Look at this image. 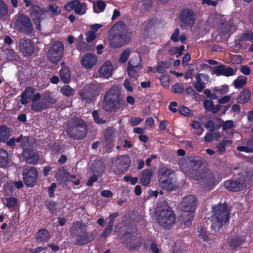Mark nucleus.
Segmentation results:
<instances>
[{
	"label": "nucleus",
	"instance_id": "obj_6",
	"mask_svg": "<svg viewBox=\"0 0 253 253\" xmlns=\"http://www.w3.org/2000/svg\"><path fill=\"white\" fill-rule=\"evenodd\" d=\"M15 26L20 32L27 35L31 34L34 30L31 19L23 14L16 16Z\"/></svg>",
	"mask_w": 253,
	"mask_h": 253
},
{
	"label": "nucleus",
	"instance_id": "obj_29",
	"mask_svg": "<svg viewBox=\"0 0 253 253\" xmlns=\"http://www.w3.org/2000/svg\"><path fill=\"white\" fill-rule=\"evenodd\" d=\"M153 172L150 169H147L142 171L140 182L143 185H148L151 179Z\"/></svg>",
	"mask_w": 253,
	"mask_h": 253
},
{
	"label": "nucleus",
	"instance_id": "obj_64",
	"mask_svg": "<svg viewBox=\"0 0 253 253\" xmlns=\"http://www.w3.org/2000/svg\"><path fill=\"white\" fill-rule=\"evenodd\" d=\"M179 113L184 116H188L190 114L191 110L187 107L181 106L178 108Z\"/></svg>",
	"mask_w": 253,
	"mask_h": 253
},
{
	"label": "nucleus",
	"instance_id": "obj_3",
	"mask_svg": "<svg viewBox=\"0 0 253 253\" xmlns=\"http://www.w3.org/2000/svg\"><path fill=\"white\" fill-rule=\"evenodd\" d=\"M155 211L157 215V222L162 228L169 229L174 224L175 216L166 202L159 203Z\"/></svg>",
	"mask_w": 253,
	"mask_h": 253
},
{
	"label": "nucleus",
	"instance_id": "obj_4",
	"mask_svg": "<svg viewBox=\"0 0 253 253\" xmlns=\"http://www.w3.org/2000/svg\"><path fill=\"white\" fill-rule=\"evenodd\" d=\"M121 95L120 88L113 86L108 89L104 96L103 105L106 111H116L121 108Z\"/></svg>",
	"mask_w": 253,
	"mask_h": 253
},
{
	"label": "nucleus",
	"instance_id": "obj_52",
	"mask_svg": "<svg viewBox=\"0 0 253 253\" xmlns=\"http://www.w3.org/2000/svg\"><path fill=\"white\" fill-rule=\"evenodd\" d=\"M171 89L173 92L180 94L183 92L184 87L182 84L179 83H176L172 86Z\"/></svg>",
	"mask_w": 253,
	"mask_h": 253
},
{
	"label": "nucleus",
	"instance_id": "obj_57",
	"mask_svg": "<svg viewBox=\"0 0 253 253\" xmlns=\"http://www.w3.org/2000/svg\"><path fill=\"white\" fill-rule=\"evenodd\" d=\"M47 8L55 15H59L61 11L60 8L56 4H49Z\"/></svg>",
	"mask_w": 253,
	"mask_h": 253
},
{
	"label": "nucleus",
	"instance_id": "obj_48",
	"mask_svg": "<svg viewBox=\"0 0 253 253\" xmlns=\"http://www.w3.org/2000/svg\"><path fill=\"white\" fill-rule=\"evenodd\" d=\"M130 53V49L129 48H126L123 50L119 58V62L122 63H126Z\"/></svg>",
	"mask_w": 253,
	"mask_h": 253
},
{
	"label": "nucleus",
	"instance_id": "obj_24",
	"mask_svg": "<svg viewBox=\"0 0 253 253\" xmlns=\"http://www.w3.org/2000/svg\"><path fill=\"white\" fill-rule=\"evenodd\" d=\"M113 72V67L109 61H106L99 69V74L103 77L108 78L110 77Z\"/></svg>",
	"mask_w": 253,
	"mask_h": 253
},
{
	"label": "nucleus",
	"instance_id": "obj_45",
	"mask_svg": "<svg viewBox=\"0 0 253 253\" xmlns=\"http://www.w3.org/2000/svg\"><path fill=\"white\" fill-rule=\"evenodd\" d=\"M232 141L229 139H225L222 140L220 143L216 146L219 152L223 153L226 151V146L230 145Z\"/></svg>",
	"mask_w": 253,
	"mask_h": 253
},
{
	"label": "nucleus",
	"instance_id": "obj_36",
	"mask_svg": "<svg viewBox=\"0 0 253 253\" xmlns=\"http://www.w3.org/2000/svg\"><path fill=\"white\" fill-rule=\"evenodd\" d=\"M141 70V68L127 65V73L130 78L136 79L139 76V72Z\"/></svg>",
	"mask_w": 253,
	"mask_h": 253
},
{
	"label": "nucleus",
	"instance_id": "obj_59",
	"mask_svg": "<svg viewBox=\"0 0 253 253\" xmlns=\"http://www.w3.org/2000/svg\"><path fill=\"white\" fill-rule=\"evenodd\" d=\"M5 53L8 60L12 61L16 57V53L12 49H6L5 50Z\"/></svg>",
	"mask_w": 253,
	"mask_h": 253
},
{
	"label": "nucleus",
	"instance_id": "obj_56",
	"mask_svg": "<svg viewBox=\"0 0 253 253\" xmlns=\"http://www.w3.org/2000/svg\"><path fill=\"white\" fill-rule=\"evenodd\" d=\"M154 19H149L145 21L142 24V27L144 31H148L153 25L155 23Z\"/></svg>",
	"mask_w": 253,
	"mask_h": 253
},
{
	"label": "nucleus",
	"instance_id": "obj_44",
	"mask_svg": "<svg viewBox=\"0 0 253 253\" xmlns=\"http://www.w3.org/2000/svg\"><path fill=\"white\" fill-rule=\"evenodd\" d=\"M8 154L3 149H0V167L5 166L7 164Z\"/></svg>",
	"mask_w": 253,
	"mask_h": 253
},
{
	"label": "nucleus",
	"instance_id": "obj_22",
	"mask_svg": "<svg viewBox=\"0 0 253 253\" xmlns=\"http://www.w3.org/2000/svg\"><path fill=\"white\" fill-rule=\"evenodd\" d=\"M213 72L217 76L223 75L229 77L235 74V72L233 71L232 68L226 67L224 65H220L215 67L213 70Z\"/></svg>",
	"mask_w": 253,
	"mask_h": 253
},
{
	"label": "nucleus",
	"instance_id": "obj_15",
	"mask_svg": "<svg viewBox=\"0 0 253 253\" xmlns=\"http://www.w3.org/2000/svg\"><path fill=\"white\" fill-rule=\"evenodd\" d=\"M46 11L37 5H33L31 9V15L36 27L39 30L41 29V22L44 18Z\"/></svg>",
	"mask_w": 253,
	"mask_h": 253
},
{
	"label": "nucleus",
	"instance_id": "obj_25",
	"mask_svg": "<svg viewBox=\"0 0 253 253\" xmlns=\"http://www.w3.org/2000/svg\"><path fill=\"white\" fill-rule=\"evenodd\" d=\"M160 186L167 191H173L177 188V185L172 178L165 179L160 181Z\"/></svg>",
	"mask_w": 253,
	"mask_h": 253
},
{
	"label": "nucleus",
	"instance_id": "obj_61",
	"mask_svg": "<svg viewBox=\"0 0 253 253\" xmlns=\"http://www.w3.org/2000/svg\"><path fill=\"white\" fill-rule=\"evenodd\" d=\"M113 133V129L112 128H108L105 133V138L109 142H111L113 140L112 135Z\"/></svg>",
	"mask_w": 253,
	"mask_h": 253
},
{
	"label": "nucleus",
	"instance_id": "obj_18",
	"mask_svg": "<svg viewBox=\"0 0 253 253\" xmlns=\"http://www.w3.org/2000/svg\"><path fill=\"white\" fill-rule=\"evenodd\" d=\"M95 238L94 232H88L87 231L77 237L74 244L79 246H83L93 241Z\"/></svg>",
	"mask_w": 253,
	"mask_h": 253
},
{
	"label": "nucleus",
	"instance_id": "obj_30",
	"mask_svg": "<svg viewBox=\"0 0 253 253\" xmlns=\"http://www.w3.org/2000/svg\"><path fill=\"white\" fill-rule=\"evenodd\" d=\"M31 108L35 112H41L49 108V105L46 104L45 99L42 97L39 101L32 103Z\"/></svg>",
	"mask_w": 253,
	"mask_h": 253
},
{
	"label": "nucleus",
	"instance_id": "obj_23",
	"mask_svg": "<svg viewBox=\"0 0 253 253\" xmlns=\"http://www.w3.org/2000/svg\"><path fill=\"white\" fill-rule=\"evenodd\" d=\"M35 93V89L31 86L27 87L21 95V103L23 105H26L32 100V96Z\"/></svg>",
	"mask_w": 253,
	"mask_h": 253
},
{
	"label": "nucleus",
	"instance_id": "obj_14",
	"mask_svg": "<svg viewBox=\"0 0 253 253\" xmlns=\"http://www.w3.org/2000/svg\"><path fill=\"white\" fill-rule=\"evenodd\" d=\"M18 47L24 56L32 55L35 50L34 42L28 38H23L19 39Z\"/></svg>",
	"mask_w": 253,
	"mask_h": 253
},
{
	"label": "nucleus",
	"instance_id": "obj_16",
	"mask_svg": "<svg viewBox=\"0 0 253 253\" xmlns=\"http://www.w3.org/2000/svg\"><path fill=\"white\" fill-rule=\"evenodd\" d=\"M179 20L181 22L180 27L193 25L195 23V15L192 10L185 9L182 10L179 15Z\"/></svg>",
	"mask_w": 253,
	"mask_h": 253
},
{
	"label": "nucleus",
	"instance_id": "obj_62",
	"mask_svg": "<svg viewBox=\"0 0 253 253\" xmlns=\"http://www.w3.org/2000/svg\"><path fill=\"white\" fill-rule=\"evenodd\" d=\"M234 123L232 120H229L224 122L222 125V129L226 130L234 126Z\"/></svg>",
	"mask_w": 253,
	"mask_h": 253
},
{
	"label": "nucleus",
	"instance_id": "obj_17",
	"mask_svg": "<svg viewBox=\"0 0 253 253\" xmlns=\"http://www.w3.org/2000/svg\"><path fill=\"white\" fill-rule=\"evenodd\" d=\"M195 179L204 180L208 186L213 185L215 182L213 173L208 169L201 170L195 174Z\"/></svg>",
	"mask_w": 253,
	"mask_h": 253
},
{
	"label": "nucleus",
	"instance_id": "obj_55",
	"mask_svg": "<svg viewBox=\"0 0 253 253\" xmlns=\"http://www.w3.org/2000/svg\"><path fill=\"white\" fill-rule=\"evenodd\" d=\"M13 185L12 183H8L4 186L3 191L5 195L10 196L13 192Z\"/></svg>",
	"mask_w": 253,
	"mask_h": 253
},
{
	"label": "nucleus",
	"instance_id": "obj_8",
	"mask_svg": "<svg viewBox=\"0 0 253 253\" xmlns=\"http://www.w3.org/2000/svg\"><path fill=\"white\" fill-rule=\"evenodd\" d=\"M64 49L63 43L61 42L55 41L47 52L48 59L53 64L57 63L63 57Z\"/></svg>",
	"mask_w": 253,
	"mask_h": 253
},
{
	"label": "nucleus",
	"instance_id": "obj_2",
	"mask_svg": "<svg viewBox=\"0 0 253 253\" xmlns=\"http://www.w3.org/2000/svg\"><path fill=\"white\" fill-rule=\"evenodd\" d=\"M65 130L68 136L75 140H82L88 132L85 122L80 117L74 116L67 122Z\"/></svg>",
	"mask_w": 253,
	"mask_h": 253
},
{
	"label": "nucleus",
	"instance_id": "obj_10",
	"mask_svg": "<svg viewBox=\"0 0 253 253\" xmlns=\"http://www.w3.org/2000/svg\"><path fill=\"white\" fill-rule=\"evenodd\" d=\"M123 243L128 249L135 250L140 247L142 239L138 234L126 232L123 238Z\"/></svg>",
	"mask_w": 253,
	"mask_h": 253
},
{
	"label": "nucleus",
	"instance_id": "obj_32",
	"mask_svg": "<svg viewBox=\"0 0 253 253\" xmlns=\"http://www.w3.org/2000/svg\"><path fill=\"white\" fill-rule=\"evenodd\" d=\"M251 91L247 89H243L239 94L237 102L241 104L247 103L251 98Z\"/></svg>",
	"mask_w": 253,
	"mask_h": 253
},
{
	"label": "nucleus",
	"instance_id": "obj_63",
	"mask_svg": "<svg viewBox=\"0 0 253 253\" xmlns=\"http://www.w3.org/2000/svg\"><path fill=\"white\" fill-rule=\"evenodd\" d=\"M179 34L180 31L179 29H175L170 37V40L174 42H177L179 41L178 37L179 36Z\"/></svg>",
	"mask_w": 253,
	"mask_h": 253
},
{
	"label": "nucleus",
	"instance_id": "obj_41",
	"mask_svg": "<svg viewBox=\"0 0 253 253\" xmlns=\"http://www.w3.org/2000/svg\"><path fill=\"white\" fill-rule=\"evenodd\" d=\"M62 93L66 96H72L75 94V90L69 85H65L61 88Z\"/></svg>",
	"mask_w": 253,
	"mask_h": 253
},
{
	"label": "nucleus",
	"instance_id": "obj_54",
	"mask_svg": "<svg viewBox=\"0 0 253 253\" xmlns=\"http://www.w3.org/2000/svg\"><path fill=\"white\" fill-rule=\"evenodd\" d=\"M247 83V78L244 79L237 78L234 81V85L236 88H241L244 86Z\"/></svg>",
	"mask_w": 253,
	"mask_h": 253
},
{
	"label": "nucleus",
	"instance_id": "obj_26",
	"mask_svg": "<svg viewBox=\"0 0 253 253\" xmlns=\"http://www.w3.org/2000/svg\"><path fill=\"white\" fill-rule=\"evenodd\" d=\"M94 97L98 96L103 88V85L97 82L91 83L86 86Z\"/></svg>",
	"mask_w": 253,
	"mask_h": 253
},
{
	"label": "nucleus",
	"instance_id": "obj_43",
	"mask_svg": "<svg viewBox=\"0 0 253 253\" xmlns=\"http://www.w3.org/2000/svg\"><path fill=\"white\" fill-rule=\"evenodd\" d=\"M170 67V63L168 61L162 62L159 63L156 67L157 71L161 74L164 73Z\"/></svg>",
	"mask_w": 253,
	"mask_h": 253
},
{
	"label": "nucleus",
	"instance_id": "obj_5",
	"mask_svg": "<svg viewBox=\"0 0 253 253\" xmlns=\"http://www.w3.org/2000/svg\"><path fill=\"white\" fill-rule=\"evenodd\" d=\"M214 211L211 219V228L215 231H218L223 224L228 221L230 212L225 204L215 207Z\"/></svg>",
	"mask_w": 253,
	"mask_h": 253
},
{
	"label": "nucleus",
	"instance_id": "obj_38",
	"mask_svg": "<svg viewBox=\"0 0 253 253\" xmlns=\"http://www.w3.org/2000/svg\"><path fill=\"white\" fill-rule=\"evenodd\" d=\"M45 206L50 212L53 214L58 209V204L51 200H46L45 202Z\"/></svg>",
	"mask_w": 253,
	"mask_h": 253
},
{
	"label": "nucleus",
	"instance_id": "obj_42",
	"mask_svg": "<svg viewBox=\"0 0 253 253\" xmlns=\"http://www.w3.org/2000/svg\"><path fill=\"white\" fill-rule=\"evenodd\" d=\"M128 65L142 69L143 64L140 56H138L131 58L128 61Z\"/></svg>",
	"mask_w": 253,
	"mask_h": 253
},
{
	"label": "nucleus",
	"instance_id": "obj_60",
	"mask_svg": "<svg viewBox=\"0 0 253 253\" xmlns=\"http://www.w3.org/2000/svg\"><path fill=\"white\" fill-rule=\"evenodd\" d=\"M204 126L207 129H209L211 132H213L215 129L214 123L211 120L208 121Z\"/></svg>",
	"mask_w": 253,
	"mask_h": 253
},
{
	"label": "nucleus",
	"instance_id": "obj_20",
	"mask_svg": "<svg viewBox=\"0 0 253 253\" xmlns=\"http://www.w3.org/2000/svg\"><path fill=\"white\" fill-rule=\"evenodd\" d=\"M97 61V57L95 54L87 53L82 57L81 63L85 68L90 69L96 64Z\"/></svg>",
	"mask_w": 253,
	"mask_h": 253
},
{
	"label": "nucleus",
	"instance_id": "obj_31",
	"mask_svg": "<svg viewBox=\"0 0 253 253\" xmlns=\"http://www.w3.org/2000/svg\"><path fill=\"white\" fill-rule=\"evenodd\" d=\"M172 173L173 170L171 169H167L164 167L160 169L158 175L159 181H163L166 178H172L170 177V175Z\"/></svg>",
	"mask_w": 253,
	"mask_h": 253
},
{
	"label": "nucleus",
	"instance_id": "obj_11",
	"mask_svg": "<svg viewBox=\"0 0 253 253\" xmlns=\"http://www.w3.org/2000/svg\"><path fill=\"white\" fill-rule=\"evenodd\" d=\"M198 202V201L196 197L190 195L183 198L179 208L181 211L193 213L196 209Z\"/></svg>",
	"mask_w": 253,
	"mask_h": 253
},
{
	"label": "nucleus",
	"instance_id": "obj_46",
	"mask_svg": "<svg viewBox=\"0 0 253 253\" xmlns=\"http://www.w3.org/2000/svg\"><path fill=\"white\" fill-rule=\"evenodd\" d=\"M76 5H75L74 10L76 14H83L84 13L85 11L84 10V8H85L86 4L85 3H81L78 0H75Z\"/></svg>",
	"mask_w": 253,
	"mask_h": 253
},
{
	"label": "nucleus",
	"instance_id": "obj_35",
	"mask_svg": "<svg viewBox=\"0 0 253 253\" xmlns=\"http://www.w3.org/2000/svg\"><path fill=\"white\" fill-rule=\"evenodd\" d=\"M244 242V239L238 236L231 237L229 240L230 246L233 249L238 248Z\"/></svg>",
	"mask_w": 253,
	"mask_h": 253
},
{
	"label": "nucleus",
	"instance_id": "obj_49",
	"mask_svg": "<svg viewBox=\"0 0 253 253\" xmlns=\"http://www.w3.org/2000/svg\"><path fill=\"white\" fill-rule=\"evenodd\" d=\"M239 41L240 42L244 41L253 42V33L251 31L245 33L239 38Z\"/></svg>",
	"mask_w": 253,
	"mask_h": 253
},
{
	"label": "nucleus",
	"instance_id": "obj_51",
	"mask_svg": "<svg viewBox=\"0 0 253 253\" xmlns=\"http://www.w3.org/2000/svg\"><path fill=\"white\" fill-rule=\"evenodd\" d=\"M106 6V4L104 1L99 0L97 1L96 5L94 6V10L96 13L103 11Z\"/></svg>",
	"mask_w": 253,
	"mask_h": 253
},
{
	"label": "nucleus",
	"instance_id": "obj_53",
	"mask_svg": "<svg viewBox=\"0 0 253 253\" xmlns=\"http://www.w3.org/2000/svg\"><path fill=\"white\" fill-rule=\"evenodd\" d=\"M193 214L192 213L189 214L187 215L184 214L182 215L183 219L182 222L185 226H189L191 225L192 219L193 218Z\"/></svg>",
	"mask_w": 253,
	"mask_h": 253
},
{
	"label": "nucleus",
	"instance_id": "obj_28",
	"mask_svg": "<svg viewBox=\"0 0 253 253\" xmlns=\"http://www.w3.org/2000/svg\"><path fill=\"white\" fill-rule=\"evenodd\" d=\"M79 95L83 101H85V103H90L95 98L86 86L80 90Z\"/></svg>",
	"mask_w": 253,
	"mask_h": 253
},
{
	"label": "nucleus",
	"instance_id": "obj_12",
	"mask_svg": "<svg viewBox=\"0 0 253 253\" xmlns=\"http://www.w3.org/2000/svg\"><path fill=\"white\" fill-rule=\"evenodd\" d=\"M224 185L228 191L236 192L243 190L246 187L247 183L245 178L241 177L236 179L228 180L224 182Z\"/></svg>",
	"mask_w": 253,
	"mask_h": 253
},
{
	"label": "nucleus",
	"instance_id": "obj_13",
	"mask_svg": "<svg viewBox=\"0 0 253 253\" xmlns=\"http://www.w3.org/2000/svg\"><path fill=\"white\" fill-rule=\"evenodd\" d=\"M130 163V158L128 156H120L115 163V168L113 169L114 172L116 174L125 172L128 169Z\"/></svg>",
	"mask_w": 253,
	"mask_h": 253
},
{
	"label": "nucleus",
	"instance_id": "obj_58",
	"mask_svg": "<svg viewBox=\"0 0 253 253\" xmlns=\"http://www.w3.org/2000/svg\"><path fill=\"white\" fill-rule=\"evenodd\" d=\"M92 116L95 122L98 124H104L106 123V121L101 119L98 115V113L97 110H94L92 112Z\"/></svg>",
	"mask_w": 253,
	"mask_h": 253
},
{
	"label": "nucleus",
	"instance_id": "obj_50",
	"mask_svg": "<svg viewBox=\"0 0 253 253\" xmlns=\"http://www.w3.org/2000/svg\"><path fill=\"white\" fill-rule=\"evenodd\" d=\"M43 97L45 99L46 104L49 106L50 104H55L57 101L56 98L51 96L50 92L45 93Z\"/></svg>",
	"mask_w": 253,
	"mask_h": 253
},
{
	"label": "nucleus",
	"instance_id": "obj_34",
	"mask_svg": "<svg viewBox=\"0 0 253 253\" xmlns=\"http://www.w3.org/2000/svg\"><path fill=\"white\" fill-rule=\"evenodd\" d=\"M60 77L64 83H69L71 78L69 69L67 67H62L60 71Z\"/></svg>",
	"mask_w": 253,
	"mask_h": 253
},
{
	"label": "nucleus",
	"instance_id": "obj_37",
	"mask_svg": "<svg viewBox=\"0 0 253 253\" xmlns=\"http://www.w3.org/2000/svg\"><path fill=\"white\" fill-rule=\"evenodd\" d=\"M10 136L9 128L5 126H0V142H5Z\"/></svg>",
	"mask_w": 253,
	"mask_h": 253
},
{
	"label": "nucleus",
	"instance_id": "obj_39",
	"mask_svg": "<svg viewBox=\"0 0 253 253\" xmlns=\"http://www.w3.org/2000/svg\"><path fill=\"white\" fill-rule=\"evenodd\" d=\"M139 2H142V5L140 8V12L142 13H145L149 11L152 6V0H138Z\"/></svg>",
	"mask_w": 253,
	"mask_h": 253
},
{
	"label": "nucleus",
	"instance_id": "obj_1",
	"mask_svg": "<svg viewBox=\"0 0 253 253\" xmlns=\"http://www.w3.org/2000/svg\"><path fill=\"white\" fill-rule=\"evenodd\" d=\"M113 33L110 38V45L113 48H120L128 42L133 35L122 21L116 23L112 28Z\"/></svg>",
	"mask_w": 253,
	"mask_h": 253
},
{
	"label": "nucleus",
	"instance_id": "obj_9",
	"mask_svg": "<svg viewBox=\"0 0 253 253\" xmlns=\"http://www.w3.org/2000/svg\"><path fill=\"white\" fill-rule=\"evenodd\" d=\"M202 164V160L198 157L193 159H187L180 160L178 165L181 169L187 171H190L191 172H195V175L197 172H199L202 169H199Z\"/></svg>",
	"mask_w": 253,
	"mask_h": 253
},
{
	"label": "nucleus",
	"instance_id": "obj_27",
	"mask_svg": "<svg viewBox=\"0 0 253 253\" xmlns=\"http://www.w3.org/2000/svg\"><path fill=\"white\" fill-rule=\"evenodd\" d=\"M37 241L41 243L47 242L50 239L49 232L45 229H42L36 234Z\"/></svg>",
	"mask_w": 253,
	"mask_h": 253
},
{
	"label": "nucleus",
	"instance_id": "obj_40",
	"mask_svg": "<svg viewBox=\"0 0 253 253\" xmlns=\"http://www.w3.org/2000/svg\"><path fill=\"white\" fill-rule=\"evenodd\" d=\"M6 206L10 210H13L18 206L17 199L14 197H10L5 199Z\"/></svg>",
	"mask_w": 253,
	"mask_h": 253
},
{
	"label": "nucleus",
	"instance_id": "obj_33",
	"mask_svg": "<svg viewBox=\"0 0 253 253\" xmlns=\"http://www.w3.org/2000/svg\"><path fill=\"white\" fill-rule=\"evenodd\" d=\"M9 16V8L6 3L0 0V20H5Z\"/></svg>",
	"mask_w": 253,
	"mask_h": 253
},
{
	"label": "nucleus",
	"instance_id": "obj_47",
	"mask_svg": "<svg viewBox=\"0 0 253 253\" xmlns=\"http://www.w3.org/2000/svg\"><path fill=\"white\" fill-rule=\"evenodd\" d=\"M105 167L101 161H98L95 163V164L91 166L92 171L99 174L102 173Z\"/></svg>",
	"mask_w": 253,
	"mask_h": 253
},
{
	"label": "nucleus",
	"instance_id": "obj_19",
	"mask_svg": "<svg viewBox=\"0 0 253 253\" xmlns=\"http://www.w3.org/2000/svg\"><path fill=\"white\" fill-rule=\"evenodd\" d=\"M87 231L86 226L80 221L73 222L70 228L71 236L77 238Z\"/></svg>",
	"mask_w": 253,
	"mask_h": 253
},
{
	"label": "nucleus",
	"instance_id": "obj_21",
	"mask_svg": "<svg viewBox=\"0 0 253 253\" xmlns=\"http://www.w3.org/2000/svg\"><path fill=\"white\" fill-rule=\"evenodd\" d=\"M22 155L23 159L28 164H36L39 160V155L32 150L24 149Z\"/></svg>",
	"mask_w": 253,
	"mask_h": 253
},
{
	"label": "nucleus",
	"instance_id": "obj_7",
	"mask_svg": "<svg viewBox=\"0 0 253 253\" xmlns=\"http://www.w3.org/2000/svg\"><path fill=\"white\" fill-rule=\"evenodd\" d=\"M23 181L29 187H34L38 179V171L36 168L31 166H24L22 168Z\"/></svg>",
	"mask_w": 253,
	"mask_h": 253
}]
</instances>
